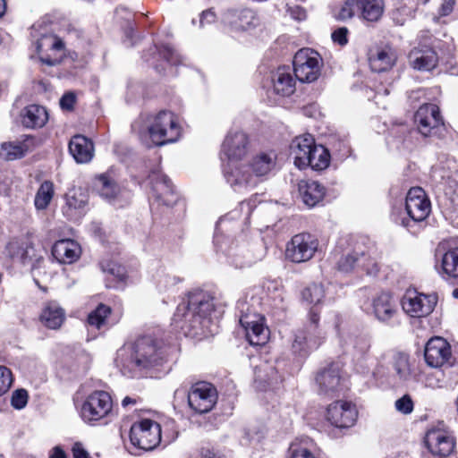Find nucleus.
I'll list each match as a JSON object with an SVG mask.
<instances>
[{
  "label": "nucleus",
  "mask_w": 458,
  "mask_h": 458,
  "mask_svg": "<svg viewBox=\"0 0 458 458\" xmlns=\"http://www.w3.org/2000/svg\"><path fill=\"white\" fill-rule=\"evenodd\" d=\"M455 1L454 0H444L440 7V15L446 16L452 13Z\"/></svg>",
  "instance_id": "052dcab7"
},
{
  "label": "nucleus",
  "mask_w": 458,
  "mask_h": 458,
  "mask_svg": "<svg viewBox=\"0 0 458 458\" xmlns=\"http://www.w3.org/2000/svg\"><path fill=\"white\" fill-rule=\"evenodd\" d=\"M358 15L368 21H377L384 12L383 0H356Z\"/></svg>",
  "instance_id": "f704fd0d"
},
{
  "label": "nucleus",
  "mask_w": 458,
  "mask_h": 458,
  "mask_svg": "<svg viewBox=\"0 0 458 458\" xmlns=\"http://www.w3.org/2000/svg\"><path fill=\"white\" fill-rule=\"evenodd\" d=\"M165 360L162 343L150 335L125 344L117 351L116 366L129 377H134L143 370L161 366Z\"/></svg>",
  "instance_id": "f257e3e1"
},
{
  "label": "nucleus",
  "mask_w": 458,
  "mask_h": 458,
  "mask_svg": "<svg viewBox=\"0 0 458 458\" xmlns=\"http://www.w3.org/2000/svg\"><path fill=\"white\" fill-rule=\"evenodd\" d=\"M274 91L283 97L292 95L295 90V81L288 67H280L272 76Z\"/></svg>",
  "instance_id": "2f4dec72"
},
{
  "label": "nucleus",
  "mask_w": 458,
  "mask_h": 458,
  "mask_svg": "<svg viewBox=\"0 0 458 458\" xmlns=\"http://www.w3.org/2000/svg\"><path fill=\"white\" fill-rule=\"evenodd\" d=\"M113 411V401L106 391H95L87 396L81 407V417L84 422L95 424L107 419Z\"/></svg>",
  "instance_id": "423d86ee"
},
{
  "label": "nucleus",
  "mask_w": 458,
  "mask_h": 458,
  "mask_svg": "<svg viewBox=\"0 0 458 458\" xmlns=\"http://www.w3.org/2000/svg\"><path fill=\"white\" fill-rule=\"evenodd\" d=\"M315 144V140L310 134L301 135L292 140L290 145V154L293 158L295 166L299 169H303L309 166L310 159L308 157Z\"/></svg>",
  "instance_id": "5701e85b"
},
{
  "label": "nucleus",
  "mask_w": 458,
  "mask_h": 458,
  "mask_svg": "<svg viewBox=\"0 0 458 458\" xmlns=\"http://www.w3.org/2000/svg\"><path fill=\"white\" fill-rule=\"evenodd\" d=\"M165 280L167 284H172V285H174L177 283L181 282V279L179 277L171 276H165Z\"/></svg>",
  "instance_id": "69168bd1"
},
{
  "label": "nucleus",
  "mask_w": 458,
  "mask_h": 458,
  "mask_svg": "<svg viewBox=\"0 0 458 458\" xmlns=\"http://www.w3.org/2000/svg\"><path fill=\"white\" fill-rule=\"evenodd\" d=\"M409 62L414 69L430 71L437 65V55L430 47L414 48L409 54Z\"/></svg>",
  "instance_id": "c85d7f7f"
},
{
  "label": "nucleus",
  "mask_w": 458,
  "mask_h": 458,
  "mask_svg": "<svg viewBox=\"0 0 458 458\" xmlns=\"http://www.w3.org/2000/svg\"><path fill=\"white\" fill-rule=\"evenodd\" d=\"M358 412L351 403L336 401L331 403L327 411V420L336 428H349L354 425Z\"/></svg>",
  "instance_id": "6ab92c4d"
},
{
  "label": "nucleus",
  "mask_w": 458,
  "mask_h": 458,
  "mask_svg": "<svg viewBox=\"0 0 458 458\" xmlns=\"http://www.w3.org/2000/svg\"><path fill=\"white\" fill-rule=\"evenodd\" d=\"M221 239L222 237L219 235L215 236L214 242L216 246L225 254L228 262L236 268L251 266L259 259V257L250 249L249 244L232 242L230 246L224 248Z\"/></svg>",
  "instance_id": "dca6fc26"
},
{
  "label": "nucleus",
  "mask_w": 458,
  "mask_h": 458,
  "mask_svg": "<svg viewBox=\"0 0 458 458\" xmlns=\"http://www.w3.org/2000/svg\"><path fill=\"white\" fill-rule=\"evenodd\" d=\"M437 304V298L416 291H407L402 300L404 312L413 318H422L429 315Z\"/></svg>",
  "instance_id": "2eb2a0df"
},
{
  "label": "nucleus",
  "mask_w": 458,
  "mask_h": 458,
  "mask_svg": "<svg viewBox=\"0 0 458 458\" xmlns=\"http://www.w3.org/2000/svg\"><path fill=\"white\" fill-rule=\"evenodd\" d=\"M69 151L77 163H89L94 156L93 142L83 135H74L69 142Z\"/></svg>",
  "instance_id": "a878e982"
},
{
  "label": "nucleus",
  "mask_w": 458,
  "mask_h": 458,
  "mask_svg": "<svg viewBox=\"0 0 458 458\" xmlns=\"http://www.w3.org/2000/svg\"><path fill=\"white\" fill-rule=\"evenodd\" d=\"M137 401L138 400L136 398L126 396L122 401V406L125 408L129 405H135L137 403Z\"/></svg>",
  "instance_id": "0e129e2a"
},
{
  "label": "nucleus",
  "mask_w": 458,
  "mask_h": 458,
  "mask_svg": "<svg viewBox=\"0 0 458 458\" xmlns=\"http://www.w3.org/2000/svg\"><path fill=\"white\" fill-rule=\"evenodd\" d=\"M426 444L430 452L439 458L449 456L455 447V440L453 435L438 428L428 431Z\"/></svg>",
  "instance_id": "412c9836"
},
{
  "label": "nucleus",
  "mask_w": 458,
  "mask_h": 458,
  "mask_svg": "<svg viewBox=\"0 0 458 458\" xmlns=\"http://www.w3.org/2000/svg\"><path fill=\"white\" fill-rule=\"evenodd\" d=\"M405 209L409 216L408 220H403L402 224L407 228L412 226L411 224L423 222L431 211V204L424 190L420 187L410 189L405 200Z\"/></svg>",
  "instance_id": "9d476101"
},
{
  "label": "nucleus",
  "mask_w": 458,
  "mask_h": 458,
  "mask_svg": "<svg viewBox=\"0 0 458 458\" xmlns=\"http://www.w3.org/2000/svg\"><path fill=\"white\" fill-rule=\"evenodd\" d=\"M216 388L208 382H198L193 385L188 394V403L191 409L199 413L211 411L216 403Z\"/></svg>",
  "instance_id": "4468645a"
},
{
  "label": "nucleus",
  "mask_w": 458,
  "mask_h": 458,
  "mask_svg": "<svg viewBox=\"0 0 458 458\" xmlns=\"http://www.w3.org/2000/svg\"><path fill=\"white\" fill-rule=\"evenodd\" d=\"M13 384V375L11 370L0 366V395L5 394Z\"/></svg>",
  "instance_id": "09e8293b"
},
{
  "label": "nucleus",
  "mask_w": 458,
  "mask_h": 458,
  "mask_svg": "<svg viewBox=\"0 0 458 458\" xmlns=\"http://www.w3.org/2000/svg\"><path fill=\"white\" fill-rule=\"evenodd\" d=\"M64 45L61 38L51 33L42 34L36 42V49L40 55V61L49 66L59 63V57L55 53L64 49Z\"/></svg>",
  "instance_id": "4be33fe9"
},
{
  "label": "nucleus",
  "mask_w": 458,
  "mask_h": 458,
  "mask_svg": "<svg viewBox=\"0 0 458 458\" xmlns=\"http://www.w3.org/2000/svg\"><path fill=\"white\" fill-rule=\"evenodd\" d=\"M443 272L449 277H458V247L451 248L442 257Z\"/></svg>",
  "instance_id": "58836bf2"
},
{
  "label": "nucleus",
  "mask_w": 458,
  "mask_h": 458,
  "mask_svg": "<svg viewBox=\"0 0 458 458\" xmlns=\"http://www.w3.org/2000/svg\"><path fill=\"white\" fill-rule=\"evenodd\" d=\"M318 392L320 395L333 397L341 388V368L332 362L320 369L316 376Z\"/></svg>",
  "instance_id": "a211bd4d"
},
{
  "label": "nucleus",
  "mask_w": 458,
  "mask_h": 458,
  "mask_svg": "<svg viewBox=\"0 0 458 458\" xmlns=\"http://www.w3.org/2000/svg\"><path fill=\"white\" fill-rule=\"evenodd\" d=\"M7 160H14L24 156L28 151V146L24 142H8L2 145Z\"/></svg>",
  "instance_id": "37998d69"
},
{
  "label": "nucleus",
  "mask_w": 458,
  "mask_h": 458,
  "mask_svg": "<svg viewBox=\"0 0 458 458\" xmlns=\"http://www.w3.org/2000/svg\"><path fill=\"white\" fill-rule=\"evenodd\" d=\"M81 251L80 245L70 239L57 241L52 248V254L55 259L64 264H72L76 261L81 255Z\"/></svg>",
  "instance_id": "bb28decb"
},
{
  "label": "nucleus",
  "mask_w": 458,
  "mask_h": 458,
  "mask_svg": "<svg viewBox=\"0 0 458 458\" xmlns=\"http://www.w3.org/2000/svg\"><path fill=\"white\" fill-rule=\"evenodd\" d=\"M414 121L419 132L424 137H444L445 127L437 105H422L417 110Z\"/></svg>",
  "instance_id": "0eeeda50"
},
{
  "label": "nucleus",
  "mask_w": 458,
  "mask_h": 458,
  "mask_svg": "<svg viewBox=\"0 0 458 458\" xmlns=\"http://www.w3.org/2000/svg\"><path fill=\"white\" fill-rule=\"evenodd\" d=\"M319 313L314 310L309 313V324L298 330L292 344L294 353L305 355L310 351L317 349L325 339V332L318 326Z\"/></svg>",
  "instance_id": "39448f33"
},
{
  "label": "nucleus",
  "mask_w": 458,
  "mask_h": 458,
  "mask_svg": "<svg viewBox=\"0 0 458 458\" xmlns=\"http://www.w3.org/2000/svg\"><path fill=\"white\" fill-rule=\"evenodd\" d=\"M65 319V312L58 303L47 302L42 309L39 320L47 328L56 330Z\"/></svg>",
  "instance_id": "c756f323"
},
{
  "label": "nucleus",
  "mask_w": 458,
  "mask_h": 458,
  "mask_svg": "<svg viewBox=\"0 0 458 458\" xmlns=\"http://www.w3.org/2000/svg\"><path fill=\"white\" fill-rule=\"evenodd\" d=\"M358 14V5L356 0H346L342 5L337 17L340 20H347Z\"/></svg>",
  "instance_id": "a18cd8bd"
},
{
  "label": "nucleus",
  "mask_w": 458,
  "mask_h": 458,
  "mask_svg": "<svg viewBox=\"0 0 458 458\" xmlns=\"http://www.w3.org/2000/svg\"><path fill=\"white\" fill-rule=\"evenodd\" d=\"M451 354L450 344L443 337H433L426 344L424 358L429 367H442L449 360Z\"/></svg>",
  "instance_id": "aec40b11"
},
{
  "label": "nucleus",
  "mask_w": 458,
  "mask_h": 458,
  "mask_svg": "<svg viewBox=\"0 0 458 458\" xmlns=\"http://www.w3.org/2000/svg\"><path fill=\"white\" fill-rule=\"evenodd\" d=\"M360 261L358 266H361L367 272L368 275L376 276L379 271V267L375 259L364 252H360Z\"/></svg>",
  "instance_id": "49530a36"
},
{
  "label": "nucleus",
  "mask_w": 458,
  "mask_h": 458,
  "mask_svg": "<svg viewBox=\"0 0 458 458\" xmlns=\"http://www.w3.org/2000/svg\"><path fill=\"white\" fill-rule=\"evenodd\" d=\"M396 61L395 52L391 47L378 49L375 55L369 56L371 70L382 72L389 70Z\"/></svg>",
  "instance_id": "72a5a7b5"
},
{
  "label": "nucleus",
  "mask_w": 458,
  "mask_h": 458,
  "mask_svg": "<svg viewBox=\"0 0 458 458\" xmlns=\"http://www.w3.org/2000/svg\"><path fill=\"white\" fill-rule=\"evenodd\" d=\"M158 53L171 64H182L180 55L170 46H163L158 48Z\"/></svg>",
  "instance_id": "de8ad7c7"
},
{
  "label": "nucleus",
  "mask_w": 458,
  "mask_h": 458,
  "mask_svg": "<svg viewBox=\"0 0 458 458\" xmlns=\"http://www.w3.org/2000/svg\"><path fill=\"white\" fill-rule=\"evenodd\" d=\"M200 454L202 458H223L222 456L218 455L212 448L209 447H202Z\"/></svg>",
  "instance_id": "680f3d73"
},
{
  "label": "nucleus",
  "mask_w": 458,
  "mask_h": 458,
  "mask_svg": "<svg viewBox=\"0 0 458 458\" xmlns=\"http://www.w3.org/2000/svg\"><path fill=\"white\" fill-rule=\"evenodd\" d=\"M245 305L244 302H238V309L242 313L239 321L245 330L246 338L251 345H264L268 340L269 330L264 327L259 314L244 311Z\"/></svg>",
  "instance_id": "9b49d317"
},
{
  "label": "nucleus",
  "mask_w": 458,
  "mask_h": 458,
  "mask_svg": "<svg viewBox=\"0 0 458 458\" xmlns=\"http://www.w3.org/2000/svg\"><path fill=\"white\" fill-rule=\"evenodd\" d=\"M222 22L231 33H240L257 27L259 20L253 10L238 7L226 10L222 15Z\"/></svg>",
  "instance_id": "f8f14e48"
},
{
  "label": "nucleus",
  "mask_w": 458,
  "mask_h": 458,
  "mask_svg": "<svg viewBox=\"0 0 458 458\" xmlns=\"http://www.w3.org/2000/svg\"><path fill=\"white\" fill-rule=\"evenodd\" d=\"M216 19V13L211 9L202 12L199 19L200 27H204L206 24L213 23Z\"/></svg>",
  "instance_id": "13d9d810"
},
{
  "label": "nucleus",
  "mask_w": 458,
  "mask_h": 458,
  "mask_svg": "<svg viewBox=\"0 0 458 458\" xmlns=\"http://www.w3.org/2000/svg\"><path fill=\"white\" fill-rule=\"evenodd\" d=\"M393 367L395 371V374L398 376V377L401 380L406 381V380L410 379L411 366H410V362H409V357L407 354L397 353L394 357Z\"/></svg>",
  "instance_id": "a19ab883"
},
{
  "label": "nucleus",
  "mask_w": 458,
  "mask_h": 458,
  "mask_svg": "<svg viewBox=\"0 0 458 458\" xmlns=\"http://www.w3.org/2000/svg\"><path fill=\"white\" fill-rule=\"evenodd\" d=\"M276 161V151H260L248 164H229L225 169V176L234 191L253 188L259 183V178L267 176L275 170Z\"/></svg>",
  "instance_id": "7ed1b4c3"
},
{
  "label": "nucleus",
  "mask_w": 458,
  "mask_h": 458,
  "mask_svg": "<svg viewBox=\"0 0 458 458\" xmlns=\"http://www.w3.org/2000/svg\"><path fill=\"white\" fill-rule=\"evenodd\" d=\"M55 193L54 183L50 181L43 182L35 196L34 204L37 209L44 210L51 202Z\"/></svg>",
  "instance_id": "4c0bfd02"
},
{
  "label": "nucleus",
  "mask_w": 458,
  "mask_h": 458,
  "mask_svg": "<svg viewBox=\"0 0 458 458\" xmlns=\"http://www.w3.org/2000/svg\"><path fill=\"white\" fill-rule=\"evenodd\" d=\"M28 403V393L24 389H18L13 393L11 403L18 410L26 406Z\"/></svg>",
  "instance_id": "603ef678"
},
{
  "label": "nucleus",
  "mask_w": 458,
  "mask_h": 458,
  "mask_svg": "<svg viewBox=\"0 0 458 458\" xmlns=\"http://www.w3.org/2000/svg\"><path fill=\"white\" fill-rule=\"evenodd\" d=\"M111 313L110 307L105 304H99L88 316V323L89 326L100 328L106 323L107 316Z\"/></svg>",
  "instance_id": "79ce46f5"
},
{
  "label": "nucleus",
  "mask_w": 458,
  "mask_h": 458,
  "mask_svg": "<svg viewBox=\"0 0 458 458\" xmlns=\"http://www.w3.org/2000/svg\"><path fill=\"white\" fill-rule=\"evenodd\" d=\"M48 120V114L45 107L38 105H30L21 114L22 124L27 128H41Z\"/></svg>",
  "instance_id": "473e14b6"
},
{
  "label": "nucleus",
  "mask_w": 458,
  "mask_h": 458,
  "mask_svg": "<svg viewBox=\"0 0 458 458\" xmlns=\"http://www.w3.org/2000/svg\"><path fill=\"white\" fill-rule=\"evenodd\" d=\"M372 310L376 318L381 323L394 325L398 313L397 305L387 293H381L372 301Z\"/></svg>",
  "instance_id": "b1692460"
},
{
  "label": "nucleus",
  "mask_w": 458,
  "mask_h": 458,
  "mask_svg": "<svg viewBox=\"0 0 458 458\" xmlns=\"http://www.w3.org/2000/svg\"><path fill=\"white\" fill-rule=\"evenodd\" d=\"M6 249L8 255L12 259H18L21 261H23V259H25L26 251L17 241L10 242L7 244Z\"/></svg>",
  "instance_id": "3c124183"
},
{
  "label": "nucleus",
  "mask_w": 458,
  "mask_h": 458,
  "mask_svg": "<svg viewBox=\"0 0 458 458\" xmlns=\"http://www.w3.org/2000/svg\"><path fill=\"white\" fill-rule=\"evenodd\" d=\"M148 131L154 144L163 146L177 141L182 135L178 117L171 111L163 110L148 120Z\"/></svg>",
  "instance_id": "20e7f679"
},
{
  "label": "nucleus",
  "mask_w": 458,
  "mask_h": 458,
  "mask_svg": "<svg viewBox=\"0 0 458 458\" xmlns=\"http://www.w3.org/2000/svg\"><path fill=\"white\" fill-rule=\"evenodd\" d=\"M318 249L317 239L307 233L294 235L291 242L287 243L285 256L295 263H301L310 260Z\"/></svg>",
  "instance_id": "ddd939ff"
},
{
  "label": "nucleus",
  "mask_w": 458,
  "mask_h": 458,
  "mask_svg": "<svg viewBox=\"0 0 458 458\" xmlns=\"http://www.w3.org/2000/svg\"><path fill=\"white\" fill-rule=\"evenodd\" d=\"M308 158L310 159L308 167H311L313 170H324L330 164V154L322 145L315 144Z\"/></svg>",
  "instance_id": "e433bc0d"
},
{
  "label": "nucleus",
  "mask_w": 458,
  "mask_h": 458,
  "mask_svg": "<svg viewBox=\"0 0 458 458\" xmlns=\"http://www.w3.org/2000/svg\"><path fill=\"white\" fill-rule=\"evenodd\" d=\"M214 310L212 298L204 292L191 293L178 304L173 317V325L185 335L197 336L204 333L210 323Z\"/></svg>",
  "instance_id": "f03ea898"
},
{
  "label": "nucleus",
  "mask_w": 458,
  "mask_h": 458,
  "mask_svg": "<svg viewBox=\"0 0 458 458\" xmlns=\"http://www.w3.org/2000/svg\"><path fill=\"white\" fill-rule=\"evenodd\" d=\"M452 202L458 207V185L454 189L453 195L451 197Z\"/></svg>",
  "instance_id": "774afa93"
},
{
  "label": "nucleus",
  "mask_w": 458,
  "mask_h": 458,
  "mask_svg": "<svg viewBox=\"0 0 458 458\" xmlns=\"http://www.w3.org/2000/svg\"><path fill=\"white\" fill-rule=\"evenodd\" d=\"M360 252L356 250L344 255L338 261V269L343 272H350L359 265V262L360 261Z\"/></svg>",
  "instance_id": "c03bdc74"
},
{
  "label": "nucleus",
  "mask_w": 458,
  "mask_h": 458,
  "mask_svg": "<svg viewBox=\"0 0 458 458\" xmlns=\"http://www.w3.org/2000/svg\"><path fill=\"white\" fill-rule=\"evenodd\" d=\"M293 63L295 77L301 82H312L320 75L322 59L313 49H300Z\"/></svg>",
  "instance_id": "1a4fd4ad"
},
{
  "label": "nucleus",
  "mask_w": 458,
  "mask_h": 458,
  "mask_svg": "<svg viewBox=\"0 0 458 458\" xmlns=\"http://www.w3.org/2000/svg\"><path fill=\"white\" fill-rule=\"evenodd\" d=\"M394 407L403 414H410L413 411V402L410 395L405 394L395 401Z\"/></svg>",
  "instance_id": "8fccbe9b"
},
{
  "label": "nucleus",
  "mask_w": 458,
  "mask_h": 458,
  "mask_svg": "<svg viewBox=\"0 0 458 458\" xmlns=\"http://www.w3.org/2000/svg\"><path fill=\"white\" fill-rule=\"evenodd\" d=\"M241 208L244 209L246 208L247 216H249L251 212V205L250 201H243L241 203Z\"/></svg>",
  "instance_id": "338daca9"
},
{
  "label": "nucleus",
  "mask_w": 458,
  "mask_h": 458,
  "mask_svg": "<svg viewBox=\"0 0 458 458\" xmlns=\"http://www.w3.org/2000/svg\"><path fill=\"white\" fill-rule=\"evenodd\" d=\"M149 180L156 198L165 205H170L173 199L169 197L174 195V187L170 179L160 171H153L149 174Z\"/></svg>",
  "instance_id": "cd10ccee"
},
{
  "label": "nucleus",
  "mask_w": 458,
  "mask_h": 458,
  "mask_svg": "<svg viewBox=\"0 0 458 458\" xmlns=\"http://www.w3.org/2000/svg\"><path fill=\"white\" fill-rule=\"evenodd\" d=\"M298 191L302 202L308 208H313L323 199L326 189L317 181L301 180L298 182Z\"/></svg>",
  "instance_id": "393cba45"
},
{
  "label": "nucleus",
  "mask_w": 458,
  "mask_h": 458,
  "mask_svg": "<svg viewBox=\"0 0 458 458\" xmlns=\"http://www.w3.org/2000/svg\"><path fill=\"white\" fill-rule=\"evenodd\" d=\"M347 34H348V30L345 27H342V28L335 30L332 33L331 37L335 43H337L340 46H344L348 42Z\"/></svg>",
  "instance_id": "5fc2aeb1"
},
{
  "label": "nucleus",
  "mask_w": 458,
  "mask_h": 458,
  "mask_svg": "<svg viewBox=\"0 0 458 458\" xmlns=\"http://www.w3.org/2000/svg\"><path fill=\"white\" fill-rule=\"evenodd\" d=\"M49 458H66V454L62 448L55 446L52 449Z\"/></svg>",
  "instance_id": "e2e57ef3"
},
{
  "label": "nucleus",
  "mask_w": 458,
  "mask_h": 458,
  "mask_svg": "<svg viewBox=\"0 0 458 458\" xmlns=\"http://www.w3.org/2000/svg\"><path fill=\"white\" fill-rule=\"evenodd\" d=\"M370 347L369 340L366 336L358 337L355 340L354 348L357 349L360 353H365Z\"/></svg>",
  "instance_id": "4d7b16f0"
},
{
  "label": "nucleus",
  "mask_w": 458,
  "mask_h": 458,
  "mask_svg": "<svg viewBox=\"0 0 458 458\" xmlns=\"http://www.w3.org/2000/svg\"><path fill=\"white\" fill-rule=\"evenodd\" d=\"M291 458H315L314 454L304 447H291Z\"/></svg>",
  "instance_id": "6e6d98bb"
},
{
  "label": "nucleus",
  "mask_w": 458,
  "mask_h": 458,
  "mask_svg": "<svg viewBox=\"0 0 458 458\" xmlns=\"http://www.w3.org/2000/svg\"><path fill=\"white\" fill-rule=\"evenodd\" d=\"M326 293L322 284L312 283L305 286L301 292V301L310 307V313H318L319 306L323 303Z\"/></svg>",
  "instance_id": "7c9ffc66"
},
{
  "label": "nucleus",
  "mask_w": 458,
  "mask_h": 458,
  "mask_svg": "<svg viewBox=\"0 0 458 458\" xmlns=\"http://www.w3.org/2000/svg\"><path fill=\"white\" fill-rule=\"evenodd\" d=\"M73 458H90L89 453L81 443H75L72 447Z\"/></svg>",
  "instance_id": "bf43d9fd"
},
{
  "label": "nucleus",
  "mask_w": 458,
  "mask_h": 458,
  "mask_svg": "<svg viewBox=\"0 0 458 458\" xmlns=\"http://www.w3.org/2000/svg\"><path fill=\"white\" fill-rule=\"evenodd\" d=\"M131 443L144 451L155 449L161 441L160 425L149 419L132 424L130 430Z\"/></svg>",
  "instance_id": "6e6552de"
},
{
  "label": "nucleus",
  "mask_w": 458,
  "mask_h": 458,
  "mask_svg": "<svg viewBox=\"0 0 458 458\" xmlns=\"http://www.w3.org/2000/svg\"><path fill=\"white\" fill-rule=\"evenodd\" d=\"M76 102V95L74 92L69 91L63 95L60 99V106L63 110L72 111Z\"/></svg>",
  "instance_id": "864d4df0"
},
{
  "label": "nucleus",
  "mask_w": 458,
  "mask_h": 458,
  "mask_svg": "<svg viewBox=\"0 0 458 458\" xmlns=\"http://www.w3.org/2000/svg\"><path fill=\"white\" fill-rule=\"evenodd\" d=\"M95 187L99 195L108 201L114 199L120 191L115 181L107 174L96 177Z\"/></svg>",
  "instance_id": "c9c22d12"
},
{
  "label": "nucleus",
  "mask_w": 458,
  "mask_h": 458,
  "mask_svg": "<svg viewBox=\"0 0 458 458\" xmlns=\"http://www.w3.org/2000/svg\"><path fill=\"white\" fill-rule=\"evenodd\" d=\"M250 147V140L247 133L242 131H231L223 141L221 153L230 162L237 161L247 156Z\"/></svg>",
  "instance_id": "f3484780"
},
{
  "label": "nucleus",
  "mask_w": 458,
  "mask_h": 458,
  "mask_svg": "<svg viewBox=\"0 0 458 458\" xmlns=\"http://www.w3.org/2000/svg\"><path fill=\"white\" fill-rule=\"evenodd\" d=\"M67 216H72L68 211L81 210L87 204V196L81 189H72L65 195Z\"/></svg>",
  "instance_id": "ea45409f"
}]
</instances>
